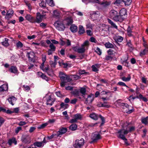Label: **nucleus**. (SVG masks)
<instances>
[{
	"label": "nucleus",
	"instance_id": "338daca9",
	"mask_svg": "<svg viewBox=\"0 0 148 148\" xmlns=\"http://www.w3.org/2000/svg\"><path fill=\"white\" fill-rule=\"evenodd\" d=\"M53 15L54 16L56 17H57L59 16V14L58 13V12L56 10H54L53 11Z\"/></svg>",
	"mask_w": 148,
	"mask_h": 148
},
{
	"label": "nucleus",
	"instance_id": "79ce46f5",
	"mask_svg": "<svg viewBox=\"0 0 148 148\" xmlns=\"http://www.w3.org/2000/svg\"><path fill=\"white\" fill-rule=\"evenodd\" d=\"M105 45V47L107 48H113L114 47L113 45L109 42L106 43Z\"/></svg>",
	"mask_w": 148,
	"mask_h": 148
},
{
	"label": "nucleus",
	"instance_id": "9d476101",
	"mask_svg": "<svg viewBox=\"0 0 148 148\" xmlns=\"http://www.w3.org/2000/svg\"><path fill=\"white\" fill-rule=\"evenodd\" d=\"M46 16V14L41 15L40 13L38 12L36 13V18H35V23H39L42 21V18Z\"/></svg>",
	"mask_w": 148,
	"mask_h": 148
},
{
	"label": "nucleus",
	"instance_id": "b1692460",
	"mask_svg": "<svg viewBox=\"0 0 148 148\" xmlns=\"http://www.w3.org/2000/svg\"><path fill=\"white\" fill-rule=\"evenodd\" d=\"M11 72L14 74L17 73L18 72L16 66H12L9 69Z\"/></svg>",
	"mask_w": 148,
	"mask_h": 148
},
{
	"label": "nucleus",
	"instance_id": "603ef678",
	"mask_svg": "<svg viewBox=\"0 0 148 148\" xmlns=\"http://www.w3.org/2000/svg\"><path fill=\"white\" fill-rule=\"evenodd\" d=\"M39 5L42 8H45L46 7V3L43 1H42L40 3Z\"/></svg>",
	"mask_w": 148,
	"mask_h": 148
},
{
	"label": "nucleus",
	"instance_id": "bb28decb",
	"mask_svg": "<svg viewBox=\"0 0 148 148\" xmlns=\"http://www.w3.org/2000/svg\"><path fill=\"white\" fill-rule=\"evenodd\" d=\"M78 74L80 76L82 75H87L89 74V73L86 72L85 70L79 69L78 71Z\"/></svg>",
	"mask_w": 148,
	"mask_h": 148
},
{
	"label": "nucleus",
	"instance_id": "f8f14e48",
	"mask_svg": "<svg viewBox=\"0 0 148 148\" xmlns=\"http://www.w3.org/2000/svg\"><path fill=\"white\" fill-rule=\"evenodd\" d=\"M56 26L58 29L60 31L63 30L65 28L64 25L62 23H59V22H57L55 24Z\"/></svg>",
	"mask_w": 148,
	"mask_h": 148
},
{
	"label": "nucleus",
	"instance_id": "f3484780",
	"mask_svg": "<svg viewBox=\"0 0 148 148\" xmlns=\"http://www.w3.org/2000/svg\"><path fill=\"white\" fill-rule=\"evenodd\" d=\"M37 75L38 77H40L43 79H45L46 81H48L49 80V78L47 77L45 74L42 73L41 72H38Z\"/></svg>",
	"mask_w": 148,
	"mask_h": 148
},
{
	"label": "nucleus",
	"instance_id": "20e7f679",
	"mask_svg": "<svg viewBox=\"0 0 148 148\" xmlns=\"http://www.w3.org/2000/svg\"><path fill=\"white\" fill-rule=\"evenodd\" d=\"M55 100L54 95L52 94L51 95H48L47 97L46 103L47 105H48L51 106L53 104Z\"/></svg>",
	"mask_w": 148,
	"mask_h": 148
},
{
	"label": "nucleus",
	"instance_id": "dca6fc26",
	"mask_svg": "<svg viewBox=\"0 0 148 148\" xmlns=\"http://www.w3.org/2000/svg\"><path fill=\"white\" fill-rule=\"evenodd\" d=\"M26 19L32 23H35V18L30 14H27L25 17Z\"/></svg>",
	"mask_w": 148,
	"mask_h": 148
},
{
	"label": "nucleus",
	"instance_id": "c756f323",
	"mask_svg": "<svg viewBox=\"0 0 148 148\" xmlns=\"http://www.w3.org/2000/svg\"><path fill=\"white\" fill-rule=\"evenodd\" d=\"M79 92L82 94V96L84 97V96L86 94V89L84 87H82L80 88Z\"/></svg>",
	"mask_w": 148,
	"mask_h": 148
},
{
	"label": "nucleus",
	"instance_id": "a211bd4d",
	"mask_svg": "<svg viewBox=\"0 0 148 148\" xmlns=\"http://www.w3.org/2000/svg\"><path fill=\"white\" fill-rule=\"evenodd\" d=\"M124 19L125 17L124 16H121L120 14L119 15L117 14L113 20L116 22H122Z\"/></svg>",
	"mask_w": 148,
	"mask_h": 148
},
{
	"label": "nucleus",
	"instance_id": "473e14b6",
	"mask_svg": "<svg viewBox=\"0 0 148 148\" xmlns=\"http://www.w3.org/2000/svg\"><path fill=\"white\" fill-rule=\"evenodd\" d=\"M34 145L35 146H37L38 147H41L43 146L44 144H42V142H36L34 143Z\"/></svg>",
	"mask_w": 148,
	"mask_h": 148
},
{
	"label": "nucleus",
	"instance_id": "de8ad7c7",
	"mask_svg": "<svg viewBox=\"0 0 148 148\" xmlns=\"http://www.w3.org/2000/svg\"><path fill=\"white\" fill-rule=\"evenodd\" d=\"M72 76L73 77L74 80H77L81 78V77L79 75H73Z\"/></svg>",
	"mask_w": 148,
	"mask_h": 148
},
{
	"label": "nucleus",
	"instance_id": "5701e85b",
	"mask_svg": "<svg viewBox=\"0 0 148 148\" xmlns=\"http://www.w3.org/2000/svg\"><path fill=\"white\" fill-rule=\"evenodd\" d=\"M70 29L71 32H75L77 31V27L74 24L72 25L70 27Z\"/></svg>",
	"mask_w": 148,
	"mask_h": 148
},
{
	"label": "nucleus",
	"instance_id": "69168bd1",
	"mask_svg": "<svg viewBox=\"0 0 148 148\" xmlns=\"http://www.w3.org/2000/svg\"><path fill=\"white\" fill-rule=\"evenodd\" d=\"M77 121L74 118V119H71L69 121V122L71 123H77Z\"/></svg>",
	"mask_w": 148,
	"mask_h": 148
},
{
	"label": "nucleus",
	"instance_id": "f03ea898",
	"mask_svg": "<svg viewBox=\"0 0 148 148\" xmlns=\"http://www.w3.org/2000/svg\"><path fill=\"white\" fill-rule=\"evenodd\" d=\"M84 140L83 138L80 140H76L74 143L73 146L75 148H81L84 144Z\"/></svg>",
	"mask_w": 148,
	"mask_h": 148
},
{
	"label": "nucleus",
	"instance_id": "0eeeda50",
	"mask_svg": "<svg viewBox=\"0 0 148 148\" xmlns=\"http://www.w3.org/2000/svg\"><path fill=\"white\" fill-rule=\"evenodd\" d=\"M89 116L91 119L95 120H97L98 119V118L99 117H100L101 119L102 120V123H101V125H102L103 124L104 122V119L103 117L101 115H99V116L97 114H96L95 113H92Z\"/></svg>",
	"mask_w": 148,
	"mask_h": 148
},
{
	"label": "nucleus",
	"instance_id": "7ed1b4c3",
	"mask_svg": "<svg viewBox=\"0 0 148 148\" xmlns=\"http://www.w3.org/2000/svg\"><path fill=\"white\" fill-rule=\"evenodd\" d=\"M89 42L88 40H86L81 45V47H79L78 53H83L85 52L86 48H87L89 45Z\"/></svg>",
	"mask_w": 148,
	"mask_h": 148
},
{
	"label": "nucleus",
	"instance_id": "c9c22d12",
	"mask_svg": "<svg viewBox=\"0 0 148 148\" xmlns=\"http://www.w3.org/2000/svg\"><path fill=\"white\" fill-rule=\"evenodd\" d=\"M47 4L51 7H53L54 6L55 4L54 3L53 0H46Z\"/></svg>",
	"mask_w": 148,
	"mask_h": 148
},
{
	"label": "nucleus",
	"instance_id": "680f3d73",
	"mask_svg": "<svg viewBox=\"0 0 148 148\" xmlns=\"http://www.w3.org/2000/svg\"><path fill=\"white\" fill-rule=\"evenodd\" d=\"M93 26V25L90 23H88L86 24V26L87 28L92 29Z\"/></svg>",
	"mask_w": 148,
	"mask_h": 148
},
{
	"label": "nucleus",
	"instance_id": "37998d69",
	"mask_svg": "<svg viewBox=\"0 0 148 148\" xmlns=\"http://www.w3.org/2000/svg\"><path fill=\"white\" fill-rule=\"evenodd\" d=\"M122 1L124 3L125 5L128 6L131 4L132 1V0H122Z\"/></svg>",
	"mask_w": 148,
	"mask_h": 148
},
{
	"label": "nucleus",
	"instance_id": "4468645a",
	"mask_svg": "<svg viewBox=\"0 0 148 148\" xmlns=\"http://www.w3.org/2000/svg\"><path fill=\"white\" fill-rule=\"evenodd\" d=\"M8 143L10 146H11L12 143H14V145H16L17 144V141L15 138L13 137L8 140Z\"/></svg>",
	"mask_w": 148,
	"mask_h": 148
},
{
	"label": "nucleus",
	"instance_id": "3c124183",
	"mask_svg": "<svg viewBox=\"0 0 148 148\" xmlns=\"http://www.w3.org/2000/svg\"><path fill=\"white\" fill-rule=\"evenodd\" d=\"M47 23H42L40 24V26L42 28L45 29L47 27Z\"/></svg>",
	"mask_w": 148,
	"mask_h": 148
},
{
	"label": "nucleus",
	"instance_id": "13d9d810",
	"mask_svg": "<svg viewBox=\"0 0 148 148\" xmlns=\"http://www.w3.org/2000/svg\"><path fill=\"white\" fill-rule=\"evenodd\" d=\"M117 85H118L120 86H126L127 88H128V87L124 83L121 82H118Z\"/></svg>",
	"mask_w": 148,
	"mask_h": 148
},
{
	"label": "nucleus",
	"instance_id": "a18cd8bd",
	"mask_svg": "<svg viewBox=\"0 0 148 148\" xmlns=\"http://www.w3.org/2000/svg\"><path fill=\"white\" fill-rule=\"evenodd\" d=\"M121 79L125 82H127L129 81L131 79V77L129 75V77H121Z\"/></svg>",
	"mask_w": 148,
	"mask_h": 148
},
{
	"label": "nucleus",
	"instance_id": "0e129e2a",
	"mask_svg": "<svg viewBox=\"0 0 148 148\" xmlns=\"http://www.w3.org/2000/svg\"><path fill=\"white\" fill-rule=\"evenodd\" d=\"M113 57L109 56H106L105 60H112Z\"/></svg>",
	"mask_w": 148,
	"mask_h": 148
},
{
	"label": "nucleus",
	"instance_id": "2eb2a0df",
	"mask_svg": "<svg viewBox=\"0 0 148 148\" xmlns=\"http://www.w3.org/2000/svg\"><path fill=\"white\" fill-rule=\"evenodd\" d=\"M118 14V12L114 10H112L110 12V16L111 18L114 20Z\"/></svg>",
	"mask_w": 148,
	"mask_h": 148
},
{
	"label": "nucleus",
	"instance_id": "e2e57ef3",
	"mask_svg": "<svg viewBox=\"0 0 148 148\" xmlns=\"http://www.w3.org/2000/svg\"><path fill=\"white\" fill-rule=\"evenodd\" d=\"M23 88H24V90L26 91H28L30 89L29 87L28 86H23Z\"/></svg>",
	"mask_w": 148,
	"mask_h": 148
},
{
	"label": "nucleus",
	"instance_id": "f704fd0d",
	"mask_svg": "<svg viewBox=\"0 0 148 148\" xmlns=\"http://www.w3.org/2000/svg\"><path fill=\"white\" fill-rule=\"evenodd\" d=\"M74 118L77 121L78 120H81L82 119V116L79 114H77L74 116Z\"/></svg>",
	"mask_w": 148,
	"mask_h": 148
},
{
	"label": "nucleus",
	"instance_id": "423d86ee",
	"mask_svg": "<svg viewBox=\"0 0 148 148\" xmlns=\"http://www.w3.org/2000/svg\"><path fill=\"white\" fill-rule=\"evenodd\" d=\"M101 138V136L99 134L96 132L92 133L91 136V139L92 140L90 142V143H92L93 142H96Z\"/></svg>",
	"mask_w": 148,
	"mask_h": 148
},
{
	"label": "nucleus",
	"instance_id": "774afa93",
	"mask_svg": "<svg viewBox=\"0 0 148 148\" xmlns=\"http://www.w3.org/2000/svg\"><path fill=\"white\" fill-rule=\"evenodd\" d=\"M27 123L25 121H20L18 124L20 126H22L26 124Z\"/></svg>",
	"mask_w": 148,
	"mask_h": 148
},
{
	"label": "nucleus",
	"instance_id": "58836bf2",
	"mask_svg": "<svg viewBox=\"0 0 148 148\" xmlns=\"http://www.w3.org/2000/svg\"><path fill=\"white\" fill-rule=\"evenodd\" d=\"M108 23L110 24L114 27L116 29H117V26L113 22L109 19H108Z\"/></svg>",
	"mask_w": 148,
	"mask_h": 148
},
{
	"label": "nucleus",
	"instance_id": "c85d7f7f",
	"mask_svg": "<svg viewBox=\"0 0 148 148\" xmlns=\"http://www.w3.org/2000/svg\"><path fill=\"white\" fill-rule=\"evenodd\" d=\"M85 32V29L83 26L81 25H80L79 27L78 33L79 34H82Z\"/></svg>",
	"mask_w": 148,
	"mask_h": 148
},
{
	"label": "nucleus",
	"instance_id": "412c9836",
	"mask_svg": "<svg viewBox=\"0 0 148 148\" xmlns=\"http://www.w3.org/2000/svg\"><path fill=\"white\" fill-rule=\"evenodd\" d=\"M148 53V47H146L143 50H141L140 53L139 55L140 56H143L147 54Z\"/></svg>",
	"mask_w": 148,
	"mask_h": 148
},
{
	"label": "nucleus",
	"instance_id": "ea45409f",
	"mask_svg": "<svg viewBox=\"0 0 148 148\" xmlns=\"http://www.w3.org/2000/svg\"><path fill=\"white\" fill-rule=\"evenodd\" d=\"M42 63L41 64V67H42L44 66V63L46 60V57L45 55H42Z\"/></svg>",
	"mask_w": 148,
	"mask_h": 148
},
{
	"label": "nucleus",
	"instance_id": "4d7b16f0",
	"mask_svg": "<svg viewBox=\"0 0 148 148\" xmlns=\"http://www.w3.org/2000/svg\"><path fill=\"white\" fill-rule=\"evenodd\" d=\"M95 51L99 55H101V51L99 48L97 47L96 48Z\"/></svg>",
	"mask_w": 148,
	"mask_h": 148
},
{
	"label": "nucleus",
	"instance_id": "49530a36",
	"mask_svg": "<svg viewBox=\"0 0 148 148\" xmlns=\"http://www.w3.org/2000/svg\"><path fill=\"white\" fill-rule=\"evenodd\" d=\"M49 47L50 49L54 51H55L56 47L53 43H51L49 45Z\"/></svg>",
	"mask_w": 148,
	"mask_h": 148
},
{
	"label": "nucleus",
	"instance_id": "5fc2aeb1",
	"mask_svg": "<svg viewBox=\"0 0 148 148\" xmlns=\"http://www.w3.org/2000/svg\"><path fill=\"white\" fill-rule=\"evenodd\" d=\"M40 69H42L43 71L45 72H47L49 69V67L48 66H47V67H45L44 68V66H43L42 67H41V65L40 66Z\"/></svg>",
	"mask_w": 148,
	"mask_h": 148
},
{
	"label": "nucleus",
	"instance_id": "e433bc0d",
	"mask_svg": "<svg viewBox=\"0 0 148 148\" xmlns=\"http://www.w3.org/2000/svg\"><path fill=\"white\" fill-rule=\"evenodd\" d=\"M120 106L123 109H125L126 108L127 110L129 109V105L126 103H121L120 104Z\"/></svg>",
	"mask_w": 148,
	"mask_h": 148
},
{
	"label": "nucleus",
	"instance_id": "bf43d9fd",
	"mask_svg": "<svg viewBox=\"0 0 148 148\" xmlns=\"http://www.w3.org/2000/svg\"><path fill=\"white\" fill-rule=\"evenodd\" d=\"M22 130V127H17L15 130V132L16 134H18L20 131Z\"/></svg>",
	"mask_w": 148,
	"mask_h": 148
},
{
	"label": "nucleus",
	"instance_id": "393cba45",
	"mask_svg": "<svg viewBox=\"0 0 148 148\" xmlns=\"http://www.w3.org/2000/svg\"><path fill=\"white\" fill-rule=\"evenodd\" d=\"M67 129L65 127H62L60 128L58 131L61 136L63 134L67 131Z\"/></svg>",
	"mask_w": 148,
	"mask_h": 148
},
{
	"label": "nucleus",
	"instance_id": "4c0bfd02",
	"mask_svg": "<svg viewBox=\"0 0 148 148\" xmlns=\"http://www.w3.org/2000/svg\"><path fill=\"white\" fill-rule=\"evenodd\" d=\"M60 106L61 108H64V109H65L68 108L69 106L68 104H65L64 103L62 102L61 103Z\"/></svg>",
	"mask_w": 148,
	"mask_h": 148
},
{
	"label": "nucleus",
	"instance_id": "6ab92c4d",
	"mask_svg": "<svg viewBox=\"0 0 148 148\" xmlns=\"http://www.w3.org/2000/svg\"><path fill=\"white\" fill-rule=\"evenodd\" d=\"M130 125L129 123H127V125H125V126H122V129H121L119 131H120L122 130V134H124V132L126 130H128L130 127Z\"/></svg>",
	"mask_w": 148,
	"mask_h": 148
},
{
	"label": "nucleus",
	"instance_id": "9b49d317",
	"mask_svg": "<svg viewBox=\"0 0 148 148\" xmlns=\"http://www.w3.org/2000/svg\"><path fill=\"white\" fill-rule=\"evenodd\" d=\"M13 13L14 11L12 9H9L7 12L5 18L8 20H9L10 18H11L13 15Z\"/></svg>",
	"mask_w": 148,
	"mask_h": 148
},
{
	"label": "nucleus",
	"instance_id": "052dcab7",
	"mask_svg": "<svg viewBox=\"0 0 148 148\" xmlns=\"http://www.w3.org/2000/svg\"><path fill=\"white\" fill-rule=\"evenodd\" d=\"M97 106L99 107H106L107 106L102 104L101 103H98L97 104Z\"/></svg>",
	"mask_w": 148,
	"mask_h": 148
},
{
	"label": "nucleus",
	"instance_id": "4be33fe9",
	"mask_svg": "<svg viewBox=\"0 0 148 148\" xmlns=\"http://www.w3.org/2000/svg\"><path fill=\"white\" fill-rule=\"evenodd\" d=\"M8 100L10 104L12 105H13L14 104V103L16 100V99L14 97L12 96L9 98Z\"/></svg>",
	"mask_w": 148,
	"mask_h": 148
},
{
	"label": "nucleus",
	"instance_id": "cd10ccee",
	"mask_svg": "<svg viewBox=\"0 0 148 148\" xmlns=\"http://www.w3.org/2000/svg\"><path fill=\"white\" fill-rule=\"evenodd\" d=\"M135 130V127L134 126H131L130 125V129L128 130H126L124 132V134H127L129 132H131L134 131Z\"/></svg>",
	"mask_w": 148,
	"mask_h": 148
},
{
	"label": "nucleus",
	"instance_id": "6e6d98bb",
	"mask_svg": "<svg viewBox=\"0 0 148 148\" xmlns=\"http://www.w3.org/2000/svg\"><path fill=\"white\" fill-rule=\"evenodd\" d=\"M55 93L58 97H61L63 96V95L60 91L56 92Z\"/></svg>",
	"mask_w": 148,
	"mask_h": 148
},
{
	"label": "nucleus",
	"instance_id": "864d4df0",
	"mask_svg": "<svg viewBox=\"0 0 148 148\" xmlns=\"http://www.w3.org/2000/svg\"><path fill=\"white\" fill-rule=\"evenodd\" d=\"M123 40V38L120 36H118L116 38V40L119 42H121Z\"/></svg>",
	"mask_w": 148,
	"mask_h": 148
},
{
	"label": "nucleus",
	"instance_id": "8fccbe9b",
	"mask_svg": "<svg viewBox=\"0 0 148 148\" xmlns=\"http://www.w3.org/2000/svg\"><path fill=\"white\" fill-rule=\"evenodd\" d=\"M53 136V138H57L58 137H61V136L60 134L58 132L56 133H54L52 134Z\"/></svg>",
	"mask_w": 148,
	"mask_h": 148
},
{
	"label": "nucleus",
	"instance_id": "f257e3e1",
	"mask_svg": "<svg viewBox=\"0 0 148 148\" xmlns=\"http://www.w3.org/2000/svg\"><path fill=\"white\" fill-rule=\"evenodd\" d=\"M59 77L60 78L61 82L60 83V86L62 87H64L66 83L71 82L72 79L70 77L62 72L60 73Z\"/></svg>",
	"mask_w": 148,
	"mask_h": 148
},
{
	"label": "nucleus",
	"instance_id": "7c9ffc66",
	"mask_svg": "<svg viewBox=\"0 0 148 148\" xmlns=\"http://www.w3.org/2000/svg\"><path fill=\"white\" fill-rule=\"evenodd\" d=\"M66 24L67 25H69L73 23V20L72 18L71 17L68 18L66 20Z\"/></svg>",
	"mask_w": 148,
	"mask_h": 148
},
{
	"label": "nucleus",
	"instance_id": "6e6552de",
	"mask_svg": "<svg viewBox=\"0 0 148 148\" xmlns=\"http://www.w3.org/2000/svg\"><path fill=\"white\" fill-rule=\"evenodd\" d=\"M95 2L97 3L100 4L103 7H107L111 3L109 1H107L104 0H95Z\"/></svg>",
	"mask_w": 148,
	"mask_h": 148
},
{
	"label": "nucleus",
	"instance_id": "1a4fd4ad",
	"mask_svg": "<svg viewBox=\"0 0 148 148\" xmlns=\"http://www.w3.org/2000/svg\"><path fill=\"white\" fill-rule=\"evenodd\" d=\"M117 133L119 134V135L117 136L118 137L123 140L127 146L129 145H130V144L127 141V139L125 138L124 135L122 134V130L118 131Z\"/></svg>",
	"mask_w": 148,
	"mask_h": 148
},
{
	"label": "nucleus",
	"instance_id": "c03bdc74",
	"mask_svg": "<svg viewBox=\"0 0 148 148\" xmlns=\"http://www.w3.org/2000/svg\"><path fill=\"white\" fill-rule=\"evenodd\" d=\"M9 39L7 38H5V40L2 42V44L5 46H8L9 45L8 41Z\"/></svg>",
	"mask_w": 148,
	"mask_h": 148
},
{
	"label": "nucleus",
	"instance_id": "09e8293b",
	"mask_svg": "<svg viewBox=\"0 0 148 148\" xmlns=\"http://www.w3.org/2000/svg\"><path fill=\"white\" fill-rule=\"evenodd\" d=\"M16 47L18 48H21L23 46L22 43L20 41H18L16 44Z\"/></svg>",
	"mask_w": 148,
	"mask_h": 148
},
{
	"label": "nucleus",
	"instance_id": "2f4dec72",
	"mask_svg": "<svg viewBox=\"0 0 148 148\" xmlns=\"http://www.w3.org/2000/svg\"><path fill=\"white\" fill-rule=\"evenodd\" d=\"M77 127L76 124H72L70 126L69 129L72 131H74L77 129Z\"/></svg>",
	"mask_w": 148,
	"mask_h": 148
},
{
	"label": "nucleus",
	"instance_id": "aec40b11",
	"mask_svg": "<svg viewBox=\"0 0 148 148\" xmlns=\"http://www.w3.org/2000/svg\"><path fill=\"white\" fill-rule=\"evenodd\" d=\"M8 89V85L7 84H4L0 86V92L7 90Z\"/></svg>",
	"mask_w": 148,
	"mask_h": 148
},
{
	"label": "nucleus",
	"instance_id": "72a5a7b5",
	"mask_svg": "<svg viewBox=\"0 0 148 148\" xmlns=\"http://www.w3.org/2000/svg\"><path fill=\"white\" fill-rule=\"evenodd\" d=\"M72 94L75 96H78L79 95V91L77 89L74 90L72 92Z\"/></svg>",
	"mask_w": 148,
	"mask_h": 148
},
{
	"label": "nucleus",
	"instance_id": "ddd939ff",
	"mask_svg": "<svg viewBox=\"0 0 148 148\" xmlns=\"http://www.w3.org/2000/svg\"><path fill=\"white\" fill-rule=\"evenodd\" d=\"M94 99V95L93 94H90L88 95L87 98L86 99V103H91L93 101Z\"/></svg>",
	"mask_w": 148,
	"mask_h": 148
},
{
	"label": "nucleus",
	"instance_id": "a19ab883",
	"mask_svg": "<svg viewBox=\"0 0 148 148\" xmlns=\"http://www.w3.org/2000/svg\"><path fill=\"white\" fill-rule=\"evenodd\" d=\"M99 65L98 64H95V65H93L92 66V70L93 71L97 72L98 71V69L97 67H98Z\"/></svg>",
	"mask_w": 148,
	"mask_h": 148
},
{
	"label": "nucleus",
	"instance_id": "39448f33",
	"mask_svg": "<svg viewBox=\"0 0 148 148\" xmlns=\"http://www.w3.org/2000/svg\"><path fill=\"white\" fill-rule=\"evenodd\" d=\"M26 56L28 58L29 62L34 63L35 62V56L33 51L27 52Z\"/></svg>",
	"mask_w": 148,
	"mask_h": 148
},
{
	"label": "nucleus",
	"instance_id": "a878e982",
	"mask_svg": "<svg viewBox=\"0 0 148 148\" xmlns=\"http://www.w3.org/2000/svg\"><path fill=\"white\" fill-rule=\"evenodd\" d=\"M127 12L126 10L125 9H121L119 12V14L121 16H124L125 18L126 17V15Z\"/></svg>",
	"mask_w": 148,
	"mask_h": 148
}]
</instances>
